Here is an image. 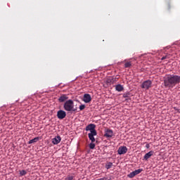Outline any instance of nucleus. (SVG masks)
I'll use <instances>...</instances> for the list:
<instances>
[{"instance_id":"obj_1","label":"nucleus","mask_w":180,"mask_h":180,"mask_svg":"<svg viewBox=\"0 0 180 180\" xmlns=\"http://www.w3.org/2000/svg\"><path fill=\"white\" fill-rule=\"evenodd\" d=\"M180 84V76L176 75H168L167 77L164 79V86L165 88L171 89L174 88L175 85Z\"/></svg>"},{"instance_id":"obj_2","label":"nucleus","mask_w":180,"mask_h":180,"mask_svg":"<svg viewBox=\"0 0 180 180\" xmlns=\"http://www.w3.org/2000/svg\"><path fill=\"white\" fill-rule=\"evenodd\" d=\"M64 109L66 112H77L78 108L74 106V101L72 100H68L63 105Z\"/></svg>"},{"instance_id":"obj_3","label":"nucleus","mask_w":180,"mask_h":180,"mask_svg":"<svg viewBox=\"0 0 180 180\" xmlns=\"http://www.w3.org/2000/svg\"><path fill=\"white\" fill-rule=\"evenodd\" d=\"M153 84V82L150 80H146L143 82V83L141 84V88L143 89H150L151 88V85Z\"/></svg>"},{"instance_id":"obj_4","label":"nucleus","mask_w":180,"mask_h":180,"mask_svg":"<svg viewBox=\"0 0 180 180\" xmlns=\"http://www.w3.org/2000/svg\"><path fill=\"white\" fill-rule=\"evenodd\" d=\"M95 127H96V125H95L94 124H90L86 127L85 130L86 131H90V133L96 132V129H95Z\"/></svg>"},{"instance_id":"obj_5","label":"nucleus","mask_w":180,"mask_h":180,"mask_svg":"<svg viewBox=\"0 0 180 180\" xmlns=\"http://www.w3.org/2000/svg\"><path fill=\"white\" fill-rule=\"evenodd\" d=\"M141 172H143V169H139L134 172H131L129 174L127 175L128 178H134L136 175H139Z\"/></svg>"},{"instance_id":"obj_6","label":"nucleus","mask_w":180,"mask_h":180,"mask_svg":"<svg viewBox=\"0 0 180 180\" xmlns=\"http://www.w3.org/2000/svg\"><path fill=\"white\" fill-rule=\"evenodd\" d=\"M65 116H67V113L64 110H58L57 112V117L58 119H60V120H63V119H65Z\"/></svg>"},{"instance_id":"obj_7","label":"nucleus","mask_w":180,"mask_h":180,"mask_svg":"<svg viewBox=\"0 0 180 180\" xmlns=\"http://www.w3.org/2000/svg\"><path fill=\"white\" fill-rule=\"evenodd\" d=\"M117 153L120 155L126 154V153H127V147H126V146L120 147L117 150Z\"/></svg>"},{"instance_id":"obj_8","label":"nucleus","mask_w":180,"mask_h":180,"mask_svg":"<svg viewBox=\"0 0 180 180\" xmlns=\"http://www.w3.org/2000/svg\"><path fill=\"white\" fill-rule=\"evenodd\" d=\"M83 101L85 103H89L92 101V97H91L90 94H85L83 96Z\"/></svg>"},{"instance_id":"obj_9","label":"nucleus","mask_w":180,"mask_h":180,"mask_svg":"<svg viewBox=\"0 0 180 180\" xmlns=\"http://www.w3.org/2000/svg\"><path fill=\"white\" fill-rule=\"evenodd\" d=\"M61 141V136H57L55 138L52 139V143L53 144H58Z\"/></svg>"},{"instance_id":"obj_10","label":"nucleus","mask_w":180,"mask_h":180,"mask_svg":"<svg viewBox=\"0 0 180 180\" xmlns=\"http://www.w3.org/2000/svg\"><path fill=\"white\" fill-rule=\"evenodd\" d=\"M96 134L97 133L94 131L88 134L89 139L91 140V143H95V137H94V136H96Z\"/></svg>"},{"instance_id":"obj_11","label":"nucleus","mask_w":180,"mask_h":180,"mask_svg":"<svg viewBox=\"0 0 180 180\" xmlns=\"http://www.w3.org/2000/svg\"><path fill=\"white\" fill-rule=\"evenodd\" d=\"M68 99V96H67V94H62L59 98H58V101L59 102H65V101H67Z\"/></svg>"},{"instance_id":"obj_12","label":"nucleus","mask_w":180,"mask_h":180,"mask_svg":"<svg viewBox=\"0 0 180 180\" xmlns=\"http://www.w3.org/2000/svg\"><path fill=\"white\" fill-rule=\"evenodd\" d=\"M105 137H113V131L112 129L105 130Z\"/></svg>"},{"instance_id":"obj_13","label":"nucleus","mask_w":180,"mask_h":180,"mask_svg":"<svg viewBox=\"0 0 180 180\" xmlns=\"http://www.w3.org/2000/svg\"><path fill=\"white\" fill-rule=\"evenodd\" d=\"M154 154V151H150L148 153H146L143 158L144 160H146L147 161V160H148V158H150V157H151Z\"/></svg>"},{"instance_id":"obj_14","label":"nucleus","mask_w":180,"mask_h":180,"mask_svg":"<svg viewBox=\"0 0 180 180\" xmlns=\"http://www.w3.org/2000/svg\"><path fill=\"white\" fill-rule=\"evenodd\" d=\"M39 140H40V138L35 137L34 139L30 140L28 144H33V143H37Z\"/></svg>"},{"instance_id":"obj_15","label":"nucleus","mask_w":180,"mask_h":180,"mask_svg":"<svg viewBox=\"0 0 180 180\" xmlns=\"http://www.w3.org/2000/svg\"><path fill=\"white\" fill-rule=\"evenodd\" d=\"M115 89L118 92H122V91H123L124 88H123V86H122L121 84H117L115 86Z\"/></svg>"},{"instance_id":"obj_16","label":"nucleus","mask_w":180,"mask_h":180,"mask_svg":"<svg viewBox=\"0 0 180 180\" xmlns=\"http://www.w3.org/2000/svg\"><path fill=\"white\" fill-rule=\"evenodd\" d=\"M112 167H113V163L110 162H107V164L105 165L106 169H110Z\"/></svg>"},{"instance_id":"obj_17","label":"nucleus","mask_w":180,"mask_h":180,"mask_svg":"<svg viewBox=\"0 0 180 180\" xmlns=\"http://www.w3.org/2000/svg\"><path fill=\"white\" fill-rule=\"evenodd\" d=\"M130 67H131V63H130V62L125 63V64H124L125 68H130Z\"/></svg>"},{"instance_id":"obj_18","label":"nucleus","mask_w":180,"mask_h":180,"mask_svg":"<svg viewBox=\"0 0 180 180\" xmlns=\"http://www.w3.org/2000/svg\"><path fill=\"white\" fill-rule=\"evenodd\" d=\"M27 174V172L25 170H21L20 171V175L21 176H23L24 175H26Z\"/></svg>"},{"instance_id":"obj_19","label":"nucleus","mask_w":180,"mask_h":180,"mask_svg":"<svg viewBox=\"0 0 180 180\" xmlns=\"http://www.w3.org/2000/svg\"><path fill=\"white\" fill-rule=\"evenodd\" d=\"M123 98H130V92H127L123 94Z\"/></svg>"},{"instance_id":"obj_20","label":"nucleus","mask_w":180,"mask_h":180,"mask_svg":"<svg viewBox=\"0 0 180 180\" xmlns=\"http://www.w3.org/2000/svg\"><path fill=\"white\" fill-rule=\"evenodd\" d=\"M89 148H91V150H94V148H95V143H94V142H91L89 144Z\"/></svg>"},{"instance_id":"obj_21","label":"nucleus","mask_w":180,"mask_h":180,"mask_svg":"<svg viewBox=\"0 0 180 180\" xmlns=\"http://www.w3.org/2000/svg\"><path fill=\"white\" fill-rule=\"evenodd\" d=\"M65 180H74V176L68 175L66 178Z\"/></svg>"},{"instance_id":"obj_22","label":"nucleus","mask_w":180,"mask_h":180,"mask_svg":"<svg viewBox=\"0 0 180 180\" xmlns=\"http://www.w3.org/2000/svg\"><path fill=\"white\" fill-rule=\"evenodd\" d=\"M113 82V79L109 78L107 79V84H112Z\"/></svg>"},{"instance_id":"obj_23","label":"nucleus","mask_w":180,"mask_h":180,"mask_svg":"<svg viewBox=\"0 0 180 180\" xmlns=\"http://www.w3.org/2000/svg\"><path fill=\"white\" fill-rule=\"evenodd\" d=\"M84 109H85V105H79V110H84Z\"/></svg>"},{"instance_id":"obj_24","label":"nucleus","mask_w":180,"mask_h":180,"mask_svg":"<svg viewBox=\"0 0 180 180\" xmlns=\"http://www.w3.org/2000/svg\"><path fill=\"white\" fill-rule=\"evenodd\" d=\"M167 58H169V57H168V56H165L163 57H162L161 60H167Z\"/></svg>"},{"instance_id":"obj_25","label":"nucleus","mask_w":180,"mask_h":180,"mask_svg":"<svg viewBox=\"0 0 180 180\" xmlns=\"http://www.w3.org/2000/svg\"><path fill=\"white\" fill-rule=\"evenodd\" d=\"M104 180H112V178H110H110H105L104 177Z\"/></svg>"}]
</instances>
